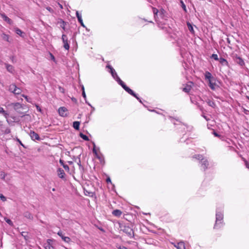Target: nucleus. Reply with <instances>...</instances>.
I'll return each mask as SVG.
<instances>
[{"label":"nucleus","instance_id":"obj_42","mask_svg":"<svg viewBox=\"0 0 249 249\" xmlns=\"http://www.w3.org/2000/svg\"><path fill=\"white\" fill-rule=\"evenodd\" d=\"M78 21L80 22L81 25L83 27H85V25H84L83 22V20H82V18H81L80 20H78Z\"/></svg>","mask_w":249,"mask_h":249},{"label":"nucleus","instance_id":"obj_11","mask_svg":"<svg viewBox=\"0 0 249 249\" xmlns=\"http://www.w3.org/2000/svg\"><path fill=\"white\" fill-rule=\"evenodd\" d=\"M106 67L110 70L109 72L111 73L112 76L114 79L118 76L115 70L110 65H107Z\"/></svg>","mask_w":249,"mask_h":249},{"label":"nucleus","instance_id":"obj_53","mask_svg":"<svg viewBox=\"0 0 249 249\" xmlns=\"http://www.w3.org/2000/svg\"><path fill=\"white\" fill-rule=\"evenodd\" d=\"M208 104H209V106H210L211 107H213V106L215 105L214 103L213 102H211V101L209 102Z\"/></svg>","mask_w":249,"mask_h":249},{"label":"nucleus","instance_id":"obj_10","mask_svg":"<svg viewBox=\"0 0 249 249\" xmlns=\"http://www.w3.org/2000/svg\"><path fill=\"white\" fill-rule=\"evenodd\" d=\"M224 225V221L215 220V224L213 228L214 229H219L223 227Z\"/></svg>","mask_w":249,"mask_h":249},{"label":"nucleus","instance_id":"obj_57","mask_svg":"<svg viewBox=\"0 0 249 249\" xmlns=\"http://www.w3.org/2000/svg\"><path fill=\"white\" fill-rule=\"evenodd\" d=\"M18 142L19 143V144L22 145L23 147H25L24 144L22 143V142L19 140V139H18Z\"/></svg>","mask_w":249,"mask_h":249},{"label":"nucleus","instance_id":"obj_23","mask_svg":"<svg viewBox=\"0 0 249 249\" xmlns=\"http://www.w3.org/2000/svg\"><path fill=\"white\" fill-rule=\"evenodd\" d=\"M236 62L238 64H239L241 66H243V65H245L244 60L240 57H237Z\"/></svg>","mask_w":249,"mask_h":249},{"label":"nucleus","instance_id":"obj_52","mask_svg":"<svg viewBox=\"0 0 249 249\" xmlns=\"http://www.w3.org/2000/svg\"><path fill=\"white\" fill-rule=\"evenodd\" d=\"M22 96L28 102H30L29 99H28V96L25 95H22Z\"/></svg>","mask_w":249,"mask_h":249},{"label":"nucleus","instance_id":"obj_32","mask_svg":"<svg viewBox=\"0 0 249 249\" xmlns=\"http://www.w3.org/2000/svg\"><path fill=\"white\" fill-rule=\"evenodd\" d=\"M80 136L81 138H82L85 141H89V140L88 137L82 133H80Z\"/></svg>","mask_w":249,"mask_h":249},{"label":"nucleus","instance_id":"obj_29","mask_svg":"<svg viewBox=\"0 0 249 249\" xmlns=\"http://www.w3.org/2000/svg\"><path fill=\"white\" fill-rule=\"evenodd\" d=\"M60 27L64 30H65V26L66 25V22H65L63 20L60 19Z\"/></svg>","mask_w":249,"mask_h":249},{"label":"nucleus","instance_id":"obj_40","mask_svg":"<svg viewBox=\"0 0 249 249\" xmlns=\"http://www.w3.org/2000/svg\"><path fill=\"white\" fill-rule=\"evenodd\" d=\"M76 15L78 20H80V19L82 18L81 15L79 13L78 11H77L76 12Z\"/></svg>","mask_w":249,"mask_h":249},{"label":"nucleus","instance_id":"obj_12","mask_svg":"<svg viewBox=\"0 0 249 249\" xmlns=\"http://www.w3.org/2000/svg\"><path fill=\"white\" fill-rule=\"evenodd\" d=\"M193 159L195 160V161H197L198 163H199V164L200 165V166H202V155H195L194 157H193Z\"/></svg>","mask_w":249,"mask_h":249},{"label":"nucleus","instance_id":"obj_60","mask_svg":"<svg viewBox=\"0 0 249 249\" xmlns=\"http://www.w3.org/2000/svg\"><path fill=\"white\" fill-rule=\"evenodd\" d=\"M132 96L135 97L137 99V98H138L137 95L134 92V95H131Z\"/></svg>","mask_w":249,"mask_h":249},{"label":"nucleus","instance_id":"obj_33","mask_svg":"<svg viewBox=\"0 0 249 249\" xmlns=\"http://www.w3.org/2000/svg\"><path fill=\"white\" fill-rule=\"evenodd\" d=\"M21 89L17 87V88H16V89L13 93L15 94H20L21 93Z\"/></svg>","mask_w":249,"mask_h":249},{"label":"nucleus","instance_id":"obj_38","mask_svg":"<svg viewBox=\"0 0 249 249\" xmlns=\"http://www.w3.org/2000/svg\"><path fill=\"white\" fill-rule=\"evenodd\" d=\"M3 132L4 134H7L11 132V130L9 128H6L3 131Z\"/></svg>","mask_w":249,"mask_h":249},{"label":"nucleus","instance_id":"obj_63","mask_svg":"<svg viewBox=\"0 0 249 249\" xmlns=\"http://www.w3.org/2000/svg\"><path fill=\"white\" fill-rule=\"evenodd\" d=\"M78 165L79 166H81V162H80V159H79V162L78 163Z\"/></svg>","mask_w":249,"mask_h":249},{"label":"nucleus","instance_id":"obj_54","mask_svg":"<svg viewBox=\"0 0 249 249\" xmlns=\"http://www.w3.org/2000/svg\"><path fill=\"white\" fill-rule=\"evenodd\" d=\"M82 96L84 98L85 100H86V95L85 91H83Z\"/></svg>","mask_w":249,"mask_h":249},{"label":"nucleus","instance_id":"obj_62","mask_svg":"<svg viewBox=\"0 0 249 249\" xmlns=\"http://www.w3.org/2000/svg\"><path fill=\"white\" fill-rule=\"evenodd\" d=\"M137 100H138L140 102L142 103V101H141V99H140L139 97L137 98Z\"/></svg>","mask_w":249,"mask_h":249},{"label":"nucleus","instance_id":"obj_15","mask_svg":"<svg viewBox=\"0 0 249 249\" xmlns=\"http://www.w3.org/2000/svg\"><path fill=\"white\" fill-rule=\"evenodd\" d=\"M174 246L177 249H185L184 243L183 242H179L176 244H175Z\"/></svg>","mask_w":249,"mask_h":249},{"label":"nucleus","instance_id":"obj_44","mask_svg":"<svg viewBox=\"0 0 249 249\" xmlns=\"http://www.w3.org/2000/svg\"><path fill=\"white\" fill-rule=\"evenodd\" d=\"M0 176L1 177V178L2 179H4V178H5V177L6 176V174L4 172H1L0 173Z\"/></svg>","mask_w":249,"mask_h":249},{"label":"nucleus","instance_id":"obj_47","mask_svg":"<svg viewBox=\"0 0 249 249\" xmlns=\"http://www.w3.org/2000/svg\"><path fill=\"white\" fill-rule=\"evenodd\" d=\"M181 4H182L181 6H182V8L183 9V10L185 11H186V6H185V4L182 1H181Z\"/></svg>","mask_w":249,"mask_h":249},{"label":"nucleus","instance_id":"obj_31","mask_svg":"<svg viewBox=\"0 0 249 249\" xmlns=\"http://www.w3.org/2000/svg\"><path fill=\"white\" fill-rule=\"evenodd\" d=\"M191 90V86L187 85L185 88L183 89V91L185 92H189Z\"/></svg>","mask_w":249,"mask_h":249},{"label":"nucleus","instance_id":"obj_7","mask_svg":"<svg viewBox=\"0 0 249 249\" xmlns=\"http://www.w3.org/2000/svg\"><path fill=\"white\" fill-rule=\"evenodd\" d=\"M119 85H120L122 87V88L129 94H130V95H134V92L129 88L127 87L123 81H122L121 83L119 84Z\"/></svg>","mask_w":249,"mask_h":249},{"label":"nucleus","instance_id":"obj_19","mask_svg":"<svg viewBox=\"0 0 249 249\" xmlns=\"http://www.w3.org/2000/svg\"><path fill=\"white\" fill-rule=\"evenodd\" d=\"M23 215L25 217L32 220L33 219V216L32 214L29 212H26L24 213Z\"/></svg>","mask_w":249,"mask_h":249},{"label":"nucleus","instance_id":"obj_25","mask_svg":"<svg viewBox=\"0 0 249 249\" xmlns=\"http://www.w3.org/2000/svg\"><path fill=\"white\" fill-rule=\"evenodd\" d=\"M1 36L3 40H5V41H6L7 42H10V41L9 40V35H6L5 33H2L1 34Z\"/></svg>","mask_w":249,"mask_h":249},{"label":"nucleus","instance_id":"obj_39","mask_svg":"<svg viewBox=\"0 0 249 249\" xmlns=\"http://www.w3.org/2000/svg\"><path fill=\"white\" fill-rule=\"evenodd\" d=\"M0 198L2 201H5L6 198L2 194H0Z\"/></svg>","mask_w":249,"mask_h":249},{"label":"nucleus","instance_id":"obj_24","mask_svg":"<svg viewBox=\"0 0 249 249\" xmlns=\"http://www.w3.org/2000/svg\"><path fill=\"white\" fill-rule=\"evenodd\" d=\"M16 88H17L16 85L15 84H12L9 86V90L10 92L14 93Z\"/></svg>","mask_w":249,"mask_h":249},{"label":"nucleus","instance_id":"obj_8","mask_svg":"<svg viewBox=\"0 0 249 249\" xmlns=\"http://www.w3.org/2000/svg\"><path fill=\"white\" fill-rule=\"evenodd\" d=\"M29 135H30V136L31 139L33 141H36V140L40 141V138L38 134L34 131H31L29 133Z\"/></svg>","mask_w":249,"mask_h":249},{"label":"nucleus","instance_id":"obj_6","mask_svg":"<svg viewBox=\"0 0 249 249\" xmlns=\"http://www.w3.org/2000/svg\"><path fill=\"white\" fill-rule=\"evenodd\" d=\"M53 242V239H48L47 240V242L44 243L43 247L45 249H55L52 245V242Z\"/></svg>","mask_w":249,"mask_h":249},{"label":"nucleus","instance_id":"obj_9","mask_svg":"<svg viewBox=\"0 0 249 249\" xmlns=\"http://www.w3.org/2000/svg\"><path fill=\"white\" fill-rule=\"evenodd\" d=\"M57 234L61 237L62 239L66 243H69L71 241V238L68 236H65L61 231L57 232Z\"/></svg>","mask_w":249,"mask_h":249},{"label":"nucleus","instance_id":"obj_4","mask_svg":"<svg viewBox=\"0 0 249 249\" xmlns=\"http://www.w3.org/2000/svg\"><path fill=\"white\" fill-rule=\"evenodd\" d=\"M62 40L64 44L63 47L66 50H69L70 49V45L68 43V39L67 36L64 34L62 35Z\"/></svg>","mask_w":249,"mask_h":249},{"label":"nucleus","instance_id":"obj_56","mask_svg":"<svg viewBox=\"0 0 249 249\" xmlns=\"http://www.w3.org/2000/svg\"><path fill=\"white\" fill-rule=\"evenodd\" d=\"M106 181L108 183H111V179L110 178H107L106 179Z\"/></svg>","mask_w":249,"mask_h":249},{"label":"nucleus","instance_id":"obj_5","mask_svg":"<svg viewBox=\"0 0 249 249\" xmlns=\"http://www.w3.org/2000/svg\"><path fill=\"white\" fill-rule=\"evenodd\" d=\"M59 114L62 117H66L68 116V110L66 107H62L58 109Z\"/></svg>","mask_w":249,"mask_h":249},{"label":"nucleus","instance_id":"obj_21","mask_svg":"<svg viewBox=\"0 0 249 249\" xmlns=\"http://www.w3.org/2000/svg\"><path fill=\"white\" fill-rule=\"evenodd\" d=\"M122 213V212L119 210H115L112 212V214L118 217L120 216Z\"/></svg>","mask_w":249,"mask_h":249},{"label":"nucleus","instance_id":"obj_20","mask_svg":"<svg viewBox=\"0 0 249 249\" xmlns=\"http://www.w3.org/2000/svg\"><path fill=\"white\" fill-rule=\"evenodd\" d=\"M93 150H92V151H93V153L95 154V155L96 156V158L97 159H98L99 160H101V157L97 153V152L96 150V145H95V144L93 142Z\"/></svg>","mask_w":249,"mask_h":249},{"label":"nucleus","instance_id":"obj_55","mask_svg":"<svg viewBox=\"0 0 249 249\" xmlns=\"http://www.w3.org/2000/svg\"><path fill=\"white\" fill-rule=\"evenodd\" d=\"M59 162L61 164V165H62L63 166L65 164L64 162V161L60 159L59 160Z\"/></svg>","mask_w":249,"mask_h":249},{"label":"nucleus","instance_id":"obj_46","mask_svg":"<svg viewBox=\"0 0 249 249\" xmlns=\"http://www.w3.org/2000/svg\"><path fill=\"white\" fill-rule=\"evenodd\" d=\"M212 133L214 135V136L215 137H220V135L218 134L217 132H216L215 131H213V132Z\"/></svg>","mask_w":249,"mask_h":249},{"label":"nucleus","instance_id":"obj_17","mask_svg":"<svg viewBox=\"0 0 249 249\" xmlns=\"http://www.w3.org/2000/svg\"><path fill=\"white\" fill-rule=\"evenodd\" d=\"M218 61L222 66H229V63L227 60L223 57H220Z\"/></svg>","mask_w":249,"mask_h":249},{"label":"nucleus","instance_id":"obj_14","mask_svg":"<svg viewBox=\"0 0 249 249\" xmlns=\"http://www.w3.org/2000/svg\"><path fill=\"white\" fill-rule=\"evenodd\" d=\"M1 17L3 18V19L7 22L9 24L11 25L12 24V20L9 18L4 13L0 14Z\"/></svg>","mask_w":249,"mask_h":249},{"label":"nucleus","instance_id":"obj_27","mask_svg":"<svg viewBox=\"0 0 249 249\" xmlns=\"http://www.w3.org/2000/svg\"><path fill=\"white\" fill-rule=\"evenodd\" d=\"M80 124V122H78V121L74 122L73 123V127L76 130H79Z\"/></svg>","mask_w":249,"mask_h":249},{"label":"nucleus","instance_id":"obj_41","mask_svg":"<svg viewBox=\"0 0 249 249\" xmlns=\"http://www.w3.org/2000/svg\"><path fill=\"white\" fill-rule=\"evenodd\" d=\"M46 9L49 11L51 13H53L54 12V10L50 7H47Z\"/></svg>","mask_w":249,"mask_h":249},{"label":"nucleus","instance_id":"obj_35","mask_svg":"<svg viewBox=\"0 0 249 249\" xmlns=\"http://www.w3.org/2000/svg\"><path fill=\"white\" fill-rule=\"evenodd\" d=\"M187 26H188V29L189 30V31L191 32H192V33L194 32L193 27L192 25L191 24V23H190L189 22H188Z\"/></svg>","mask_w":249,"mask_h":249},{"label":"nucleus","instance_id":"obj_58","mask_svg":"<svg viewBox=\"0 0 249 249\" xmlns=\"http://www.w3.org/2000/svg\"><path fill=\"white\" fill-rule=\"evenodd\" d=\"M9 117L12 118L13 119L14 122L16 121V117H14V116L13 117V116H9Z\"/></svg>","mask_w":249,"mask_h":249},{"label":"nucleus","instance_id":"obj_48","mask_svg":"<svg viewBox=\"0 0 249 249\" xmlns=\"http://www.w3.org/2000/svg\"><path fill=\"white\" fill-rule=\"evenodd\" d=\"M50 55L51 56V58L52 60H53V61H55V59L52 53H50Z\"/></svg>","mask_w":249,"mask_h":249},{"label":"nucleus","instance_id":"obj_1","mask_svg":"<svg viewBox=\"0 0 249 249\" xmlns=\"http://www.w3.org/2000/svg\"><path fill=\"white\" fill-rule=\"evenodd\" d=\"M204 77L206 83L212 90H215L219 88V86L216 83V78L211 72L206 71Z\"/></svg>","mask_w":249,"mask_h":249},{"label":"nucleus","instance_id":"obj_64","mask_svg":"<svg viewBox=\"0 0 249 249\" xmlns=\"http://www.w3.org/2000/svg\"><path fill=\"white\" fill-rule=\"evenodd\" d=\"M246 97L249 100V95H246Z\"/></svg>","mask_w":249,"mask_h":249},{"label":"nucleus","instance_id":"obj_43","mask_svg":"<svg viewBox=\"0 0 249 249\" xmlns=\"http://www.w3.org/2000/svg\"><path fill=\"white\" fill-rule=\"evenodd\" d=\"M115 79L118 83L119 84L122 81L119 76H117Z\"/></svg>","mask_w":249,"mask_h":249},{"label":"nucleus","instance_id":"obj_36","mask_svg":"<svg viewBox=\"0 0 249 249\" xmlns=\"http://www.w3.org/2000/svg\"><path fill=\"white\" fill-rule=\"evenodd\" d=\"M153 12L154 15V17L156 18V17L157 16L158 13L159 12L158 10L156 8H153Z\"/></svg>","mask_w":249,"mask_h":249},{"label":"nucleus","instance_id":"obj_34","mask_svg":"<svg viewBox=\"0 0 249 249\" xmlns=\"http://www.w3.org/2000/svg\"><path fill=\"white\" fill-rule=\"evenodd\" d=\"M210 58H212V59H213L215 60H216V61H218L219 60V58L218 57V55L217 54H213L211 56H210Z\"/></svg>","mask_w":249,"mask_h":249},{"label":"nucleus","instance_id":"obj_59","mask_svg":"<svg viewBox=\"0 0 249 249\" xmlns=\"http://www.w3.org/2000/svg\"><path fill=\"white\" fill-rule=\"evenodd\" d=\"M85 101H86V103H87L89 106H90L92 108L93 110H94V108L93 107H92L89 103H88L86 100H85Z\"/></svg>","mask_w":249,"mask_h":249},{"label":"nucleus","instance_id":"obj_49","mask_svg":"<svg viewBox=\"0 0 249 249\" xmlns=\"http://www.w3.org/2000/svg\"><path fill=\"white\" fill-rule=\"evenodd\" d=\"M243 112L246 115H249V110H247V109H246L245 108H244Z\"/></svg>","mask_w":249,"mask_h":249},{"label":"nucleus","instance_id":"obj_2","mask_svg":"<svg viewBox=\"0 0 249 249\" xmlns=\"http://www.w3.org/2000/svg\"><path fill=\"white\" fill-rule=\"evenodd\" d=\"M121 230L125 233H126L129 237H132L134 235V232L129 226L125 225H121L120 226Z\"/></svg>","mask_w":249,"mask_h":249},{"label":"nucleus","instance_id":"obj_3","mask_svg":"<svg viewBox=\"0 0 249 249\" xmlns=\"http://www.w3.org/2000/svg\"><path fill=\"white\" fill-rule=\"evenodd\" d=\"M215 220L223 221V207L217 208L216 210Z\"/></svg>","mask_w":249,"mask_h":249},{"label":"nucleus","instance_id":"obj_45","mask_svg":"<svg viewBox=\"0 0 249 249\" xmlns=\"http://www.w3.org/2000/svg\"><path fill=\"white\" fill-rule=\"evenodd\" d=\"M245 161V165L246 166V167L248 169H249V162L246 160H244Z\"/></svg>","mask_w":249,"mask_h":249},{"label":"nucleus","instance_id":"obj_28","mask_svg":"<svg viewBox=\"0 0 249 249\" xmlns=\"http://www.w3.org/2000/svg\"><path fill=\"white\" fill-rule=\"evenodd\" d=\"M209 165V163L208 160L203 158V168H208Z\"/></svg>","mask_w":249,"mask_h":249},{"label":"nucleus","instance_id":"obj_30","mask_svg":"<svg viewBox=\"0 0 249 249\" xmlns=\"http://www.w3.org/2000/svg\"><path fill=\"white\" fill-rule=\"evenodd\" d=\"M191 99L192 102L193 103H194V104H195L199 108V109H200V110H202V107H201V105H200V103H199V102H198L196 101H195V100H193L192 99V98H191Z\"/></svg>","mask_w":249,"mask_h":249},{"label":"nucleus","instance_id":"obj_26","mask_svg":"<svg viewBox=\"0 0 249 249\" xmlns=\"http://www.w3.org/2000/svg\"><path fill=\"white\" fill-rule=\"evenodd\" d=\"M15 32L18 35H19L20 36L24 37V36H23V35L24 34V33L19 28H16Z\"/></svg>","mask_w":249,"mask_h":249},{"label":"nucleus","instance_id":"obj_22","mask_svg":"<svg viewBox=\"0 0 249 249\" xmlns=\"http://www.w3.org/2000/svg\"><path fill=\"white\" fill-rule=\"evenodd\" d=\"M13 106L16 110H18V109L22 108V105L19 103H13Z\"/></svg>","mask_w":249,"mask_h":249},{"label":"nucleus","instance_id":"obj_18","mask_svg":"<svg viewBox=\"0 0 249 249\" xmlns=\"http://www.w3.org/2000/svg\"><path fill=\"white\" fill-rule=\"evenodd\" d=\"M0 113L2 114L5 118L8 119L9 118V114L2 107H0Z\"/></svg>","mask_w":249,"mask_h":249},{"label":"nucleus","instance_id":"obj_51","mask_svg":"<svg viewBox=\"0 0 249 249\" xmlns=\"http://www.w3.org/2000/svg\"><path fill=\"white\" fill-rule=\"evenodd\" d=\"M64 168L66 170H69V167L68 165L67 164H65L63 166Z\"/></svg>","mask_w":249,"mask_h":249},{"label":"nucleus","instance_id":"obj_61","mask_svg":"<svg viewBox=\"0 0 249 249\" xmlns=\"http://www.w3.org/2000/svg\"><path fill=\"white\" fill-rule=\"evenodd\" d=\"M71 100H72V101H74L75 102H76L77 101L76 99L75 98H73V97L71 98Z\"/></svg>","mask_w":249,"mask_h":249},{"label":"nucleus","instance_id":"obj_16","mask_svg":"<svg viewBox=\"0 0 249 249\" xmlns=\"http://www.w3.org/2000/svg\"><path fill=\"white\" fill-rule=\"evenodd\" d=\"M58 176L61 178H65V173L64 170L60 168H59L57 171Z\"/></svg>","mask_w":249,"mask_h":249},{"label":"nucleus","instance_id":"obj_50","mask_svg":"<svg viewBox=\"0 0 249 249\" xmlns=\"http://www.w3.org/2000/svg\"><path fill=\"white\" fill-rule=\"evenodd\" d=\"M36 109H37L38 111L41 112V109L40 107L38 105H36Z\"/></svg>","mask_w":249,"mask_h":249},{"label":"nucleus","instance_id":"obj_37","mask_svg":"<svg viewBox=\"0 0 249 249\" xmlns=\"http://www.w3.org/2000/svg\"><path fill=\"white\" fill-rule=\"evenodd\" d=\"M4 220L9 225L12 226L13 225V222L10 219L5 217Z\"/></svg>","mask_w":249,"mask_h":249},{"label":"nucleus","instance_id":"obj_13","mask_svg":"<svg viewBox=\"0 0 249 249\" xmlns=\"http://www.w3.org/2000/svg\"><path fill=\"white\" fill-rule=\"evenodd\" d=\"M5 65L6 70L8 72H10L11 73H14L15 70L14 67L12 65L7 63H5Z\"/></svg>","mask_w":249,"mask_h":249}]
</instances>
